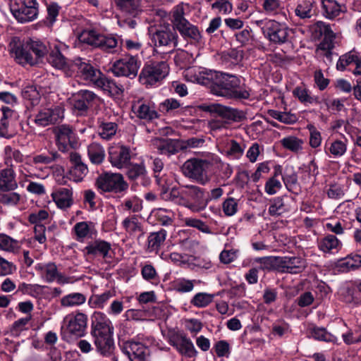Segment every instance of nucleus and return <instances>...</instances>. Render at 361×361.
<instances>
[{"instance_id":"1","label":"nucleus","mask_w":361,"mask_h":361,"mask_svg":"<svg viewBox=\"0 0 361 361\" xmlns=\"http://www.w3.org/2000/svg\"><path fill=\"white\" fill-rule=\"evenodd\" d=\"M208 80L211 82L209 90L213 94L237 100L250 97V89L241 76L214 71Z\"/></svg>"},{"instance_id":"2","label":"nucleus","mask_w":361,"mask_h":361,"mask_svg":"<svg viewBox=\"0 0 361 361\" xmlns=\"http://www.w3.org/2000/svg\"><path fill=\"white\" fill-rule=\"evenodd\" d=\"M114 326L110 319L103 312H95L91 318L90 335L97 351L109 356L114 350Z\"/></svg>"},{"instance_id":"3","label":"nucleus","mask_w":361,"mask_h":361,"mask_svg":"<svg viewBox=\"0 0 361 361\" xmlns=\"http://www.w3.org/2000/svg\"><path fill=\"white\" fill-rule=\"evenodd\" d=\"M10 51L19 63L23 65L37 64L48 52L47 46L39 40L27 39L20 42L18 38L12 39L9 44Z\"/></svg>"},{"instance_id":"4","label":"nucleus","mask_w":361,"mask_h":361,"mask_svg":"<svg viewBox=\"0 0 361 361\" xmlns=\"http://www.w3.org/2000/svg\"><path fill=\"white\" fill-rule=\"evenodd\" d=\"M173 25L164 23L151 30L152 40L156 47H167L171 44L175 47L178 43V36L176 30L180 32V12L176 8L171 16Z\"/></svg>"},{"instance_id":"5","label":"nucleus","mask_w":361,"mask_h":361,"mask_svg":"<svg viewBox=\"0 0 361 361\" xmlns=\"http://www.w3.org/2000/svg\"><path fill=\"white\" fill-rule=\"evenodd\" d=\"M197 109L204 112H209L212 115H217L223 118L232 120L233 121H241L245 118V116L242 111L223 106L218 103H204L197 107L192 106H182V115H192L195 114Z\"/></svg>"},{"instance_id":"6","label":"nucleus","mask_w":361,"mask_h":361,"mask_svg":"<svg viewBox=\"0 0 361 361\" xmlns=\"http://www.w3.org/2000/svg\"><path fill=\"white\" fill-rule=\"evenodd\" d=\"M255 24L271 44L281 45L288 41L289 28L286 24L267 18L256 20Z\"/></svg>"},{"instance_id":"7","label":"nucleus","mask_w":361,"mask_h":361,"mask_svg":"<svg viewBox=\"0 0 361 361\" xmlns=\"http://www.w3.org/2000/svg\"><path fill=\"white\" fill-rule=\"evenodd\" d=\"M185 59H188L189 63L195 61L192 54H190L188 51L182 49V70L184 69L182 75L185 80L188 82H196L209 89L211 82L210 80L207 81V80L210 79V75L214 73V71L197 66H186L183 64V60Z\"/></svg>"},{"instance_id":"8","label":"nucleus","mask_w":361,"mask_h":361,"mask_svg":"<svg viewBox=\"0 0 361 361\" xmlns=\"http://www.w3.org/2000/svg\"><path fill=\"white\" fill-rule=\"evenodd\" d=\"M10 11L18 22H31L38 16L39 4L37 0H10Z\"/></svg>"},{"instance_id":"9","label":"nucleus","mask_w":361,"mask_h":361,"mask_svg":"<svg viewBox=\"0 0 361 361\" xmlns=\"http://www.w3.org/2000/svg\"><path fill=\"white\" fill-rule=\"evenodd\" d=\"M97 188L103 192L120 193L126 190L128 183L124 180L123 176L118 173H103L98 176L95 181Z\"/></svg>"},{"instance_id":"10","label":"nucleus","mask_w":361,"mask_h":361,"mask_svg":"<svg viewBox=\"0 0 361 361\" xmlns=\"http://www.w3.org/2000/svg\"><path fill=\"white\" fill-rule=\"evenodd\" d=\"M197 245V243L194 240H190L188 238L182 239V268H188L192 270L196 268L205 269L211 268L210 261L197 257L192 254Z\"/></svg>"},{"instance_id":"11","label":"nucleus","mask_w":361,"mask_h":361,"mask_svg":"<svg viewBox=\"0 0 361 361\" xmlns=\"http://www.w3.org/2000/svg\"><path fill=\"white\" fill-rule=\"evenodd\" d=\"M169 66L164 61L145 65L141 71L139 80L142 85L149 87L160 82L169 73Z\"/></svg>"},{"instance_id":"12","label":"nucleus","mask_w":361,"mask_h":361,"mask_svg":"<svg viewBox=\"0 0 361 361\" xmlns=\"http://www.w3.org/2000/svg\"><path fill=\"white\" fill-rule=\"evenodd\" d=\"M63 118V110L59 106L44 107L28 118L29 124L44 128L60 122Z\"/></svg>"},{"instance_id":"13","label":"nucleus","mask_w":361,"mask_h":361,"mask_svg":"<svg viewBox=\"0 0 361 361\" xmlns=\"http://www.w3.org/2000/svg\"><path fill=\"white\" fill-rule=\"evenodd\" d=\"M182 206L188 207L193 212L203 210L207 207L204 200V191L195 185H182Z\"/></svg>"},{"instance_id":"14","label":"nucleus","mask_w":361,"mask_h":361,"mask_svg":"<svg viewBox=\"0 0 361 361\" xmlns=\"http://www.w3.org/2000/svg\"><path fill=\"white\" fill-rule=\"evenodd\" d=\"M210 165V162L205 159H190L182 165V173L195 180L197 183L204 185L208 181L207 169Z\"/></svg>"},{"instance_id":"15","label":"nucleus","mask_w":361,"mask_h":361,"mask_svg":"<svg viewBox=\"0 0 361 361\" xmlns=\"http://www.w3.org/2000/svg\"><path fill=\"white\" fill-rule=\"evenodd\" d=\"M53 133L56 145L61 152H65L78 146L76 135L71 126L63 124L55 126Z\"/></svg>"},{"instance_id":"16","label":"nucleus","mask_w":361,"mask_h":361,"mask_svg":"<svg viewBox=\"0 0 361 361\" xmlns=\"http://www.w3.org/2000/svg\"><path fill=\"white\" fill-rule=\"evenodd\" d=\"M140 62L135 56L126 57L114 63L111 71L116 76L134 78L137 76Z\"/></svg>"},{"instance_id":"17","label":"nucleus","mask_w":361,"mask_h":361,"mask_svg":"<svg viewBox=\"0 0 361 361\" xmlns=\"http://www.w3.org/2000/svg\"><path fill=\"white\" fill-rule=\"evenodd\" d=\"M63 322L68 333L81 337L84 336L87 329V315L80 312L72 313L64 318Z\"/></svg>"},{"instance_id":"18","label":"nucleus","mask_w":361,"mask_h":361,"mask_svg":"<svg viewBox=\"0 0 361 361\" xmlns=\"http://www.w3.org/2000/svg\"><path fill=\"white\" fill-rule=\"evenodd\" d=\"M313 34L315 37H322L318 47L319 49L331 52L334 48V41L336 38V35L332 30L331 25L322 21H318L314 25Z\"/></svg>"},{"instance_id":"19","label":"nucleus","mask_w":361,"mask_h":361,"mask_svg":"<svg viewBox=\"0 0 361 361\" xmlns=\"http://www.w3.org/2000/svg\"><path fill=\"white\" fill-rule=\"evenodd\" d=\"M73 66L77 68L78 76L87 82L92 83L96 86L97 81L102 77V72L90 64L87 61L82 59H77Z\"/></svg>"},{"instance_id":"20","label":"nucleus","mask_w":361,"mask_h":361,"mask_svg":"<svg viewBox=\"0 0 361 361\" xmlns=\"http://www.w3.org/2000/svg\"><path fill=\"white\" fill-rule=\"evenodd\" d=\"M123 351L130 361H150L149 348L140 342H125L123 345Z\"/></svg>"},{"instance_id":"21","label":"nucleus","mask_w":361,"mask_h":361,"mask_svg":"<svg viewBox=\"0 0 361 361\" xmlns=\"http://www.w3.org/2000/svg\"><path fill=\"white\" fill-rule=\"evenodd\" d=\"M277 267L281 272L297 274L307 267L306 259L301 257H283L277 259Z\"/></svg>"},{"instance_id":"22","label":"nucleus","mask_w":361,"mask_h":361,"mask_svg":"<svg viewBox=\"0 0 361 361\" xmlns=\"http://www.w3.org/2000/svg\"><path fill=\"white\" fill-rule=\"evenodd\" d=\"M336 68L339 71L348 69L355 75H361V56L353 51L341 56L336 63Z\"/></svg>"},{"instance_id":"23","label":"nucleus","mask_w":361,"mask_h":361,"mask_svg":"<svg viewBox=\"0 0 361 361\" xmlns=\"http://www.w3.org/2000/svg\"><path fill=\"white\" fill-rule=\"evenodd\" d=\"M69 159L72 166L68 171V178L76 183L81 182L88 173L87 165L82 161L81 156L75 152L70 153Z\"/></svg>"},{"instance_id":"24","label":"nucleus","mask_w":361,"mask_h":361,"mask_svg":"<svg viewBox=\"0 0 361 361\" xmlns=\"http://www.w3.org/2000/svg\"><path fill=\"white\" fill-rule=\"evenodd\" d=\"M132 111L137 118L147 121L159 118L154 104L149 101L139 99L134 102L132 105Z\"/></svg>"},{"instance_id":"25","label":"nucleus","mask_w":361,"mask_h":361,"mask_svg":"<svg viewBox=\"0 0 361 361\" xmlns=\"http://www.w3.org/2000/svg\"><path fill=\"white\" fill-rule=\"evenodd\" d=\"M109 160L111 165L118 169L127 167L130 160V149L123 145H115L109 148Z\"/></svg>"},{"instance_id":"26","label":"nucleus","mask_w":361,"mask_h":361,"mask_svg":"<svg viewBox=\"0 0 361 361\" xmlns=\"http://www.w3.org/2000/svg\"><path fill=\"white\" fill-rule=\"evenodd\" d=\"M97 98V95L92 91L80 90L73 96V106L82 114L92 106Z\"/></svg>"},{"instance_id":"27","label":"nucleus","mask_w":361,"mask_h":361,"mask_svg":"<svg viewBox=\"0 0 361 361\" xmlns=\"http://www.w3.org/2000/svg\"><path fill=\"white\" fill-rule=\"evenodd\" d=\"M51 196L56 206L61 209L69 208L73 203L72 189L59 187L54 189Z\"/></svg>"},{"instance_id":"28","label":"nucleus","mask_w":361,"mask_h":361,"mask_svg":"<svg viewBox=\"0 0 361 361\" xmlns=\"http://www.w3.org/2000/svg\"><path fill=\"white\" fill-rule=\"evenodd\" d=\"M293 95L305 106L320 104L322 103L319 97L312 94V92L305 86H297L293 90Z\"/></svg>"},{"instance_id":"29","label":"nucleus","mask_w":361,"mask_h":361,"mask_svg":"<svg viewBox=\"0 0 361 361\" xmlns=\"http://www.w3.org/2000/svg\"><path fill=\"white\" fill-rule=\"evenodd\" d=\"M85 249L88 255L106 258L109 255L111 245L105 240L98 239L89 243Z\"/></svg>"},{"instance_id":"30","label":"nucleus","mask_w":361,"mask_h":361,"mask_svg":"<svg viewBox=\"0 0 361 361\" xmlns=\"http://www.w3.org/2000/svg\"><path fill=\"white\" fill-rule=\"evenodd\" d=\"M183 14L182 11V37L191 44L198 42L201 35L197 27L186 20Z\"/></svg>"},{"instance_id":"31","label":"nucleus","mask_w":361,"mask_h":361,"mask_svg":"<svg viewBox=\"0 0 361 361\" xmlns=\"http://www.w3.org/2000/svg\"><path fill=\"white\" fill-rule=\"evenodd\" d=\"M17 187L13 170L11 168L0 170V190H13Z\"/></svg>"},{"instance_id":"32","label":"nucleus","mask_w":361,"mask_h":361,"mask_svg":"<svg viewBox=\"0 0 361 361\" xmlns=\"http://www.w3.org/2000/svg\"><path fill=\"white\" fill-rule=\"evenodd\" d=\"M35 270L39 273L41 278L46 282L51 283L56 281L58 269L55 263H39L35 266Z\"/></svg>"},{"instance_id":"33","label":"nucleus","mask_w":361,"mask_h":361,"mask_svg":"<svg viewBox=\"0 0 361 361\" xmlns=\"http://www.w3.org/2000/svg\"><path fill=\"white\" fill-rule=\"evenodd\" d=\"M156 145L159 152L162 154H174L180 149V142L178 140L169 138L159 140Z\"/></svg>"},{"instance_id":"34","label":"nucleus","mask_w":361,"mask_h":361,"mask_svg":"<svg viewBox=\"0 0 361 361\" xmlns=\"http://www.w3.org/2000/svg\"><path fill=\"white\" fill-rule=\"evenodd\" d=\"M86 300L83 293L73 292L63 296L60 300V305L64 308L76 307L85 304Z\"/></svg>"},{"instance_id":"35","label":"nucleus","mask_w":361,"mask_h":361,"mask_svg":"<svg viewBox=\"0 0 361 361\" xmlns=\"http://www.w3.org/2000/svg\"><path fill=\"white\" fill-rule=\"evenodd\" d=\"M342 246L341 242L333 234H327L318 241L319 249L324 252L338 251Z\"/></svg>"},{"instance_id":"36","label":"nucleus","mask_w":361,"mask_h":361,"mask_svg":"<svg viewBox=\"0 0 361 361\" xmlns=\"http://www.w3.org/2000/svg\"><path fill=\"white\" fill-rule=\"evenodd\" d=\"M115 295V291L106 290L101 294H94L88 300L91 308L104 309L109 300Z\"/></svg>"},{"instance_id":"37","label":"nucleus","mask_w":361,"mask_h":361,"mask_svg":"<svg viewBox=\"0 0 361 361\" xmlns=\"http://www.w3.org/2000/svg\"><path fill=\"white\" fill-rule=\"evenodd\" d=\"M346 150V144L341 140L326 141L325 143L324 152L329 157H340L345 153Z\"/></svg>"},{"instance_id":"38","label":"nucleus","mask_w":361,"mask_h":361,"mask_svg":"<svg viewBox=\"0 0 361 361\" xmlns=\"http://www.w3.org/2000/svg\"><path fill=\"white\" fill-rule=\"evenodd\" d=\"M47 60L52 66L58 69L66 70L69 67L68 60L61 53L57 47L51 51Z\"/></svg>"},{"instance_id":"39","label":"nucleus","mask_w":361,"mask_h":361,"mask_svg":"<svg viewBox=\"0 0 361 361\" xmlns=\"http://www.w3.org/2000/svg\"><path fill=\"white\" fill-rule=\"evenodd\" d=\"M127 176L130 180H135L141 178L144 180V184H148L149 180L147 178V169L144 163L130 164L127 167Z\"/></svg>"},{"instance_id":"40","label":"nucleus","mask_w":361,"mask_h":361,"mask_svg":"<svg viewBox=\"0 0 361 361\" xmlns=\"http://www.w3.org/2000/svg\"><path fill=\"white\" fill-rule=\"evenodd\" d=\"M122 226L126 231L130 235L137 233H140L141 235L144 234L142 223L135 215H132L124 219L122 221Z\"/></svg>"},{"instance_id":"41","label":"nucleus","mask_w":361,"mask_h":361,"mask_svg":"<svg viewBox=\"0 0 361 361\" xmlns=\"http://www.w3.org/2000/svg\"><path fill=\"white\" fill-rule=\"evenodd\" d=\"M322 8L326 18L333 20L344 13L341 6L336 0H323Z\"/></svg>"},{"instance_id":"42","label":"nucleus","mask_w":361,"mask_h":361,"mask_svg":"<svg viewBox=\"0 0 361 361\" xmlns=\"http://www.w3.org/2000/svg\"><path fill=\"white\" fill-rule=\"evenodd\" d=\"M314 2L313 0H303L300 2L295 10V16L300 19H309L315 14V11L313 9Z\"/></svg>"},{"instance_id":"43","label":"nucleus","mask_w":361,"mask_h":361,"mask_svg":"<svg viewBox=\"0 0 361 361\" xmlns=\"http://www.w3.org/2000/svg\"><path fill=\"white\" fill-rule=\"evenodd\" d=\"M87 154L92 164H100L104 160L105 150L101 145L93 142L87 147Z\"/></svg>"},{"instance_id":"44","label":"nucleus","mask_w":361,"mask_h":361,"mask_svg":"<svg viewBox=\"0 0 361 361\" xmlns=\"http://www.w3.org/2000/svg\"><path fill=\"white\" fill-rule=\"evenodd\" d=\"M310 336L314 340L327 343H334L336 337L328 332L324 327L314 326L309 329Z\"/></svg>"},{"instance_id":"45","label":"nucleus","mask_w":361,"mask_h":361,"mask_svg":"<svg viewBox=\"0 0 361 361\" xmlns=\"http://www.w3.org/2000/svg\"><path fill=\"white\" fill-rule=\"evenodd\" d=\"M96 86L112 94H120L123 92V86L118 85L113 80L108 79L103 74Z\"/></svg>"},{"instance_id":"46","label":"nucleus","mask_w":361,"mask_h":361,"mask_svg":"<svg viewBox=\"0 0 361 361\" xmlns=\"http://www.w3.org/2000/svg\"><path fill=\"white\" fill-rule=\"evenodd\" d=\"M280 142L284 149L294 153H298L303 149V140L293 135L283 137Z\"/></svg>"},{"instance_id":"47","label":"nucleus","mask_w":361,"mask_h":361,"mask_svg":"<svg viewBox=\"0 0 361 361\" xmlns=\"http://www.w3.org/2000/svg\"><path fill=\"white\" fill-rule=\"evenodd\" d=\"M166 236V231L164 229H161L158 232L151 233L147 238L148 250L149 252L157 251L164 242Z\"/></svg>"},{"instance_id":"48","label":"nucleus","mask_w":361,"mask_h":361,"mask_svg":"<svg viewBox=\"0 0 361 361\" xmlns=\"http://www.w3.org/2000/svg\"><path fill=\"white\" fill-rule=\"evenodd\" d=\"M282 180L288 191L297 193L298 190V175L293 170V168H291L290 170H286L282 176Z\"/></svg>"},{"instance_id":"49","label":"nucleus","mask_w":361,"mask_h":361,"mask_svg":"<svg viewBox=\"0 0 361 361\" xmlns=\"http://www.w3.org/2000/svg\"><path fill=\"white\" fill-rule=\"evenodd\" d=\"M44 286L39 284H31L22 282L18 286L17 292H20L22 294L29 295L33 298H38L43 293Z\"/></svg>"},{"instance_id":"50","label":"nucleus","mask_w":361,"mask_h":361,"mask_svg":"<svg viewBox=\"0 0 361 361\" xmlns=\"http://www.w3.org/2000/svg\"><path fill=\"white\" fill-rule=\"evenodd\" d=\"M90 225H92V224L87 221H80L75 224L73 231L78 241L82 242L85 238L91 236L92 229Z\"/></svg>"},{"instance_id":"51","label":"nucleus","mask_w":361,"mask_h":361,"mask_svg":"<svg viewBox=\"0 0 361 361\" xmlns=\"http://www.w3.org/2000/svg\"><path fill=\"white\" fill-rule=\"evenodd\" d=\"M118 129V125L114 122L101 121L98 126V133L104 139L109 140L115 135Z\"/></svg>"},{"instance_id":"52","label":"nucleus","mask_w":361,"mask_h":361,"mask_svg":"<svg viewBox=\"0 0 361 361\" xmlns=\"http://www.w3.org/2000/svg\"><path fill=\"white\" fill-rule=\"evenodd\" d=\"M118 39L113 35H101L99 42L97 47L104 51L114 53L116 51V48L118 47Z\"/></svg>"},{"instance_id":"53","label":"nucleus","mask_w":361,"mask_h":361,"mask_svg":"<svg viewBox=\"0 0 361 361\" xmlns=\"http://www.w3.org/2000/svg\"><path fill=\"white\" fill-rule=\"evenodd\" d=\"M101 35L94 30H85L78 35V39L82 43L97 47Z\"/></svg>"},{"instance_id":"54","label":"nucleus","mask_w":361,"mask_h":361,"mask_svg":"<svg viewBox=\"0 0 361 361\" xmlns=\"http://www.w3.org/2000/svg\"><path fill=\"white\" fill-rule=\"evenodd\" d=\"M360 292L357 288V283L355 286H350L343 288L341 290V296L343 300L346 303H355L358 301V295Z\"/></svg>"},{"instance_id":"55","label":"nucleus","mask_w":361,"mask_h":361,"mask_svg":"<svg viewBox=\"0 0 361 361\" xmlns=\"http://www.w3.org/2000/svg\"><path fill=\"white\" fill-rule=\"evenodd\" d=\"M23 97L30 102L32 106H36L40 101V94L34 85H27L22 90Z\"/></svg>"},{"instance_id":"56","label":"nucleus","mask_w":361,"mask_h":361,"mask_svg":"<svg viewBox=\"0 0 361 361\" xmlns=\"http://www.w3.org/2000/svg\"><path fill=\"white\" fill-rule=\"evenodd\" d=\"M286 211L283 197H276L270 200L269 214L272 216L281 215Z\"/></svg>"},{"instance_id":"57","label":"nucleus","mask_w":361,"mask_h":361,"mask_svg":"<svg viewBox=\"0 0 361 361\" xmlns=\"http://www.w3.org/2000/svg\"><path fill=\"white\" fill-rule=\"evenodd\" d=\"M20 248L17 240L6 234H0V249L9 252H16Z\"/></svg>"},{"instance_id":"58","label":"nucleus","mask_w":361,"mask_h":361,"mask_svg":"<svg viewBox=\"0 0 361 361\" xmlns=\"http://www.w3.org/2000/svg\"><path fill=\"white\" fill-rule=\"evenodd\" d=\"M267 114L279 121L285 124H293L296 122L297 118L294 114L281 112L274 109H269L267 111Z\"/></svg>"},{"instance_id":"59","label":"nucleus","mask_w":361,"mask_h":361,"mask_svg":"<svg viewBox=\"0 0 361 361\" xmlns=\"http://www.w3.org/2000/svg\"><path fill=\"white\" fill-rule=\"evenodd\" d=\"M197 354L198 352L192 341L187 338L185 335L182 334V355L194 358L197 357Z\"/></svg>"},{"instance_id":"60","label":"nucleus","mask_w":361,"mask_h":361,"mask_svg":"<svg viewBox=\"0 0 361 361\" xmlns=\"http://www.w3.org/2000/svg\"><path fill=\"white\" fill-rule=\"evenodd\" d=\"M214 295L206 293H198L192 298L190 303L197 307H204L210 304Z\"/></svg>"},{"instance_id":"61","label":"nucleus","mask_w":361,"mask_h":361,"mask_svg":"<svg viewBox=\"0 0 361 361\" xmlns=\"http://www.w3.org/2000/svg\"><path fill=\"white\" fill-rule=\"evenodd\" d=\"M182 221L184 222V226L195 228L202 233H210L209 226L200 219L192 217H185L182 219Z\"/></svg>"},{"instance_id":"62","label":"nucleus","mask_w":361,"mask_h":361,"mask_svg":"<svg viewBox=\"0 0 361 361\" xmlns=\"http://www.w3.org/2000/svg\"><path fill=\"white\" fill-rule=\"evenodd\" d=\"M244 150L245 145L242 147L236 140H231L227 147L226 154L234 159H240L243 156Z\"/></svg>"},{"instance_id":"63","label":"nucleus","mask_w":361,"mask_h":361,"mask_svg":"<svg viewBox=\"0 0 361 361\" xmlns=\"http://www.w3.org/2000/svg\"><path fill=\"white\" fill-rule=\"evenodd\" d=\"M213 349L219 357H228L231 354L230 345L226 340H220L217 341L214 344Z\"/></svg>"},{"instance_id":"64","label":"nucleus","mask_w":361,"mask_h":361,"mask_svg":"<svg viewBox=\"0 0 361 361\" xmlns=\"http://www.w3.org/2000/svg\"><path fill=\"white\" fill-rule=\"evenodd\" d=\"M307 128L310 131V145L312 148H317L322 144L321 133L313 125H308Z\"/></svg>"}]
</instances>
